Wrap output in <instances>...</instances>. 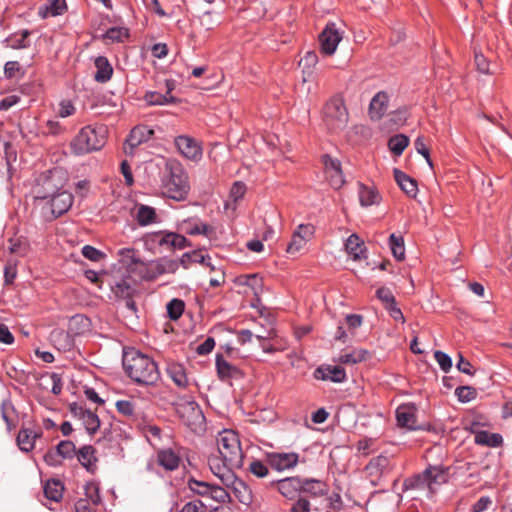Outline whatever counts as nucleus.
<instances>
[{
  "mask_svg": "<svg viewBox=\"0 0 512 512\" xmlns=\"http://www.w3.org/2000/svg\"><path fill=\"white\" fill-rule=\"evenodd\" d=\"M123 367L127 375L141 385H154L160 379L156 362L134 348L124 350Z\"/></svg>",
  "mask_w": 512,
  "mask_h": 512,
  "instance_id": "1",
  "label": "nucleus"
},
{
  "mask_svg": "<svg viewBox=\"0 0 512 512\" xmlns=\"http://www.w3.org/2000/svg\"><path fill=\"white\" fill-rule=\"evenodd\" d=\"M106 132L105 126L83 127L70 142L71 152L76 156H82L100 150L105 145Z\"/></svg>",
  "mask_w": 512,
  "mask_h": 512,
  "instance_id": "2",
  "label": "nucleus"
},
{
  "mask_svg": "<svg viewBox=\"0 0 512 512\" xmlns=\"http://www.w3.org/2000/svg\"><path fill=\"white\" fill-rule=\"evenodd\" d=\"M216 443L217 453L228 462V465L242 467L243 451L236 432L228 429L219 432L216 437Z\"/></svg>",
  "mask_w": 512,
  "mask_h": 512,
  "instance_id": "3",
  "label": "nucleus"
},
{
  "mask_svg": "<svg viewBox=\"0 0 512 512\" xmlns=\"http://www.w3.org/2000/svg\"><path fill=\"white\" fill-rule=\"evenodd\" d=\"M164 193L167 197L184 201L190 191L188 175L180 165L170 167L169 178L164 182Z\"/></svg>",
  "mask_w": 512,
  "mask_h": 512,
  "instance_id": "4",
  "label": "nucleus"
},
{
  "mask_svg": "<svg viewBox=\"0 0 512 512\" xmlns=\"http://www.w3.org/2000/svg\"><path fill=\"white\" fill-rule=\"evenodd\" d=\"M349 114L344 99L340 95L333 96L325 105L324 120L332 130L344 129L348 123Z\"/></svg>",
  "mask_w": 512,
  "mask_h": 512,
  "instance_id": "5",
  "label": "nucleus"
},
{
  "mask_svg": "<svg viewBox=\"0 0 512 512\" xmlns=\"http://www.w3.org/2000/svg\"><path fill=\"white\" fill-rule=\"evenodd\" d=\"M176 412L183 423L194 432L202 431L205 428V416L201 407L195 401H184L179 403Z\"/></svg>",
  "mask_w": 512,
  "mask_h": 512,
  "instance_id": "6",
  "label": "nucleus"
},
{
  "mask_svg": "<svg viewBox=\"0 0 512 512\" xmlns=\"http://www.w3.org/2000/svg\"><path fill=\"white\" fill-rule=\"evenodd\" d=\"M61 187V180L57 177V173L48 171L39 178L34 189L35 197L42 200L49 199L59 192Z\"/></svg>",
  "mask_w": 512,
  "mask_h": 512,
  "instance_id": "7",
  "label": "nucleus"
},
{
  "mask_svg": "<svg viewBox=\"0 0 512 512\" xmlns=\"http://www.w3.org/2000/svg\"><path fill=\"white\" fill-rule=\"evenodd\" d=\"M208 465L211 472L219 478V480L223 483V485H228L233 483L234 481V472L235 468H240V466H231L228 465V462L220 454H212L208 458Z\"/></svg>",
  "mask_w": 512,
  "mask_h": 512,
  "instance_id": "8",
  "label": "nucleus"
},
{
  "mask_svg": "<svg viewBox=\"0 0 512 512\" xmlns=\"http://www.w3.org/2000/svg\"><path fill=\"white\" fill-rule=\"evenodd\" d=\"M322 162L326 179L334 189H340L345 183L341 162L329 155H323Z\"/></svg>",
  "mask_w": 512,
  "mask_h": 512,
  "instance_id": "9",
  "label": "nucleus"
},
{
  "mask_svg": "<svg viewBox=\"0 0 512 512\" xmlns=\"http://www.w3.org/2000/svg\"><path fill=\"white\" fill-rule=\"evenodd\" d=\"M268 464L276 471L282 472L294 468L299 462L295 452H270L266 454Z\"/></svg>",
  "mask_w": 512,
  "mask_h": 512,
  "instance_id": "10",
  "label": "nucleus"
},
{
  "mask_svg": "<svg viewBox=\"0 0 512 512\" xmlns=\"http://www.w3.org/2000/svg\"><path fill=\"white\" fill-rule=\"evenodd\" d=\"M177 228L181 232L191 236L203 235L208 237L214 232V228L204 223L198 216L188 217L179 221Z\"/></svg>",
  "mask_w": 512,
  "mask_h": 512,
  "instance_id": "11",
  "label": "nucleus"
},
{
  "mask_svg": "<svg viewBox=\"0 0 512 512\" xmlns=\"http://www.w3.org/2000/svg\"><path fill=\"white\" fill-rule=\"evenodd\" d=\"M417 407L414 403L400 405L396 409L397 424L408 430H423L422 426L416 424Z\"/></svg>",
  "mask_w": 512,
  "mask_h": 512,
  "instance_id": "12",
  "label": "nucleus"
},
{
  "mask_svg": "<svg viewBox=\"0 0 512 512\" xmlns=\"http://www.w3.org/2000/svg\"><path fill=\"white\" fill-rule=\"evenodd\" d=\"M175 145L179 152L187 159L198 161L202 156V148L192 137L180 135L175 139Z\"/></svg>",
  "mask_w": 512,
  "mask_h": 512,
  "instance_id": "13",
  "label": "nucleus"
},
{
  "mask_svg": "<svg viewBox=\"0 0 512 512\" xmlns=\"http://www.w3.org/2000/svg\"><path fill=\"white\" fill-rule=\"evenodd\" d=\"M437 482V469L429 467L421 474L406 480L405 485L412 489H432V485Z\"/></svg>",
  "mask_w": 512,
  "mask_h": 512,
  "instance_id": "14",
  "label": "nucleus"
},
{
  "mask_svg": "<svg viewBox=\"0 0 512 512\" xmlns=\"http://www.w3.org/2000/svg\"><path fill=\"white\" fill-rule=\"evenodd\" d=\"M277 486L279 493L288 499H294L301 491L302 479L298 476L272 481Z\"/></svg>",
  "mask_w": 512,
  "mask_h": 512,
  "instance_id": "15",
  "label": "nucleus"
},
{
  "mask_svg": "<svg viewBox=\"0 0 512 512\" xmlns=\"http://www.w3.org/2000/svg\"><path fill=\"white\" fill-rule=\"evenodd\" d=\"M51 199V211L55 217L66 213L73 203V195L68 191H59Z\"/></svg>",
  "mask_w": 512,
  "mask_h": 512,
  "instance_id": "16",
  "label": "nucleus"
},
{
  "mask_svg": "<svg viewBox=\"0 0 512 512\" xmlns=\"http://www.w3.org/2000/svg\"><path fill=\"white\" fill-rule=\"evenodd\" d=\"M389 107V96L385 91H379L372 98L369 105V114L372 120H380Z\"/></svg>",
  "mask_w": 512,
  "mask_h": 512,
  "instance_id": "17",
  "label": "nucleus"
},
{
  "mask_svg": "<svg viewBox=\"0 0 512 512\" xmlns=\"http://www.w3.org/2000/svg\"><path fill=\"white\" fill-rule=\"evenodd\" d=\"M314 376L318 380H330L335 383H341L346 378L345 370L340 366H327V367H318Z\"/></svg>",
  "mask_w": 512,
  "mask_h": 512,
  "instance_id": "18",
  "label": "nucleus"
},
{
  "mask_svg": "<svg viewBox=\"0 0 512 512\" xmlns=\"http://www.w3.org/2000/svg\"><path fill=\"white\" fill-rule=\"evenodd\" d=\"M154 131L145 125L134 127L127 139V143L131 148L137 147L140 144L147 142L152 138Z\"/></svg>",
  "mask_w": 512,
  "mask_h": 512,
  "instance_id": "19",
  "label": "nucleus"
},
{
  "mask_svg": "<svg viewBox=\"0 0 512 512\" xmlns=\"http://www.w3.org/2000/svg\"><path fill=\"white\" fill-rule=\"evenodd\" d=\"M215 364L218 377L223 381L240 376V370L225 360L224 356L221 354L216 355Z\"/></svg>",
  "mask_w": 512,
  "mask_h": 512,
  "instance_id": "20",
  "label": "nucleus"
},
{
  "mask_svg": "<svg viewBox=\"0 0 512 512\" xmlns=\"http://www.w3.org/2000/svg\"><path fill=\"white\" fill-rule=\"evenodd\" d=\"M346 252L353 258V260H360L366 258V247L364 242L357 234H351L345 242Z\"/></svg>",
  "mask_w": 512,
  "mask_h": 512,
  "instance_id": "21",
  "label": "nucleus"
},
{
  "mask_svg": "<svg viewBox=\"0 0 512 512\" xmlns=\"http://www.w3.org/2000/svg\"><path fill=\"white\" fill-rule=\"evenodd\" d=\"M192 263H200L207 267H209L211 270H214V265L210 262V256L204 255L200 250H194L191 252H185L181 258H180V264L185 269L189 268Z\"/></svg>",
  "mask_w": 512,
  "mask_h": 512,
  "instance_id": "22",
  "label": "nucleus"
},
{
  "mask_svg": "<svg viewBox=\"0 0 512 512\" xmlns=\"http://www.w3.org/2000/svg\"><path fill=\"white\" fill-rule=\"evenodd\" d=\"M394 178L401 190L409 197H416L418 192L417 182L399 169H394Z\"/></svg>",
  "mask_w": 512,
  "mask_h": 512,
  "instance_id": "23",
  "label": "nucleus"
},
{
  "mask_svg": "<svg viewBox=\"0 0 512 512\" xmlns=\"http://www.w3.org/2000/svg\"><path fill=\"white\" fill-rule=\"evenodd\" d=\"M157 461L164 469L173 471L179 467L180 457L171 448H167L157 453Z\"/></svg>",
  "mask_w": 512,
  "mask_h": 512,
  "instance_id": "24",
  "label": "nucleus"
},
{
  "mask_svg": "<svg viewBox=\"0 0 512 512\" xmlns=\"http://www.w3.org/2000/svg\"><path fill=\"white\" fill-rule=\"evenodd\" d=\"M167 374L171 378V380L179 387V388H187L189 385V380L187 378L185 368L182 364L179 363H170L167 366Z\"/></svg>",
  "mask_w": 512,
  "mask_h": 512,
  "instance_id": "25",
  "label": "nucleus"
},
{
  "mask_svg": "<svg viewBox=\"0 0 512 512\" xmlns=\"http://www.w3.org/2000/svg\"><path fill=\"white\" fill-rule=\"evenodd\" d=\"M473 433L475 434L474 441L478 445L496 448L503 443V438L498 433H490L484 430L473 431Z\"/></svg>",
  "mask_w": 512,
  "mask_h": 512,
  "instance_id": "26",
  "label": "nucleus"
},
{
  "mask_svg": "<svg viewBox=\"0 0 512 512\" xmlns=\"http://www.w3.org/2000/svg\"><path fill=\"white\" fill-rule=\"evenodd\" d=\"M96 72L94 79L99 83H105L111 79L113 68L106 57L99 56L95 59Z\"/></svg>",
  "mask_w": 512,
  "mask_h": 512,
  "instance_id": "27",
  "label": "nucleus"
},
{
  "mask_svg": "<svg viewBox=\"0 0 512 512\" xmlns=\"http://www.w3.org/2000/svg\"><path fill=\"white\" fill-rule=\"evenodd\" d=\"M341 39L340 34H318L321 52L325 55L334 54Z\"/></svg>",
  "mask_w": 512,
  "mask_h": 512,
  "instance_id": "28",
  "label": "nucleus"
},
{
  "mask_svg": "<svg viewBox=\"0 0 512 512\" xmlns=\"http://www.w3.org/2000/svg\"><path fill=\"white\" fill-rule=\"evenodd\" d=\"M111 289L118 298H130L133 296L135 289L129 278L114 279L111 283Z\"/></svg>",
  "mask_w": 512,
  "mask_h": 512,
  "instance_id": "29",
  "label": "nucleus"
},
{
  "mask_svg": "<svg viewBox=\"0 0 512 512\" xmlns=\"http://www.w3.org/2000/svg\"><path fill=\"white\" fill-rule=\"evenodd\" d=\"M120 261L127 266L128 269L144 267L145 263L140 259L137 251L133 248H122L118 251Z\"/></svg>",
  "mask_w": 512,
  "mask_h": 512,
  "instance_id": "30",
  "label": "nucleus"
},
{
  "mask_svg": "<svg viewBox=\"0 0 512 512\" xmlns=\"http://www.w3.org/2000/svg\"><path fill=\"white\" fill-rule=\"evenodd\" d=\"M301 491L317 497L327 493V486L324 482L317 479H302Z\"/></svg>",
  "mask_w": 512,
  "mask_h": 512,
  "instance_id": "31",
  "label": "nucleus"
},
{
  "mask_svg": "<svg viewBox=\"0 0 512 512\" xmlns=\"http://www.w3.org/2000/svg\"><path fill=\"white\" fill-rule=\"evenodd\" d=\"M65 0H49L48 4L39 9V15L43 18L61 15L66 10Z\"/></svg>",
  "mask_w": 512,
  "mask_h": 512,
  "instance_id": "32",
  "label": "nucleus"
},
{
  "mask_svg": "<svg viewBox=\"0 0 512 512\" xmlns=\"http://www.w3.org/2000/svg\"><path fill=\"white\" fill-rule=\"evenodd\" d=\"M228 488H232L235 496L243 504H249L252 501L251 492L246 487L245 483L237 479L234 474V481L231 484L225 485Z\"/></svg>",
  "mask_w": 512,
  "mask_h": 512,
  "instance_id": "33",
  "label": "nucleus"
},
{
  "mask_svg": "<svg viewBox=\"0 0 512 512\" xmlns=\"http://www.w3.org/2000/svg\"><path fill=\"white\" fill-rule=\"evenodd\" d=\"M379 193L373 189L369 188L365 185H360L359 187V200L360 204L364 207H368L374 204H378L380 202Z\"/></svg>",
  "mask_w": 512,
  "mask_h": 512,
  "instance_id": "34",
  "label": "nucleus"
},
{
  "mask_svg": "<svg viewBox=\"0 0 512 512\" xmlns=\"http://www.w3.org/2000/svg\"><path fill=\"white\" fill-rule=\"evenodd\" d=\"M212 483L198 480L194 477H190L187 480L188 488L196 495L209 498L212 489Z\"/></svg>",
  "mask_w": 512,
  "mask_h": 512,
  "instance_id": "35",
  "label": "nucleus"
},
{
  "mask_svg": "<svg viewBox=\"0 0 512 512\" xmlns=\"http://www.w3.org/2000/svg\"><path fill=\"white\" fill-rule=\"evenodd\" d=\"M64 487L59 480H48L44 485L45 496L52 501H59L63 496Z\"/></svg>",
  "mask_w": 512,
  "mask_h": 512,
  "instance_id": "36",
  "label": "nucleus"
},
{
  "mask_svg": "<svg viewBox=\"0 0 512 512\" xmlns=\"http://www.w3.org/2000/svg\"><path fill=\"white\" fill-rule=\"evenodd\" d=\"M37 434L30 429H21L17 436V443L22 451L29 452L34 448Z\"/></svg>",
  "mask_w": 512,
  "mask_h": 512,
  "instance_id": "37",
  "label": "nucleus"
},
{
  "mask_svg": "<svg viewBox=\"0 0 512 512\" xmlns=\"http://www.w3.org/2000/svg\"><path fill=\"white\" fill-rule=\"evenodd\" d=\"M369 355V352L364 349H354L350 352L343 353L339 356L338 361L342 364H357L365 361Z\"/></svg>",
  "mask_w": 512,
  "mask_h": 512,
  "instance_id": "38",
  "label": "nucleus"
},
{
  "mask_svg": "<svg viewBox=\"0 0 512 512\" xmlns=\"http://www.w3.org/2000/svg\"><path fill=\"white\" fill-rule=\"evenodd\" d=\"M94 448L90 445L83 446L77 453L78 461L87 470H91L95 466L96 457L94 455Z\"/></svg>",
  "mask_w": 512,
  "mask_h": 512,
  "instance_id": "39",
  "label": "nucleus"
},
{
  "mask_svg": "<svg viewBox=\"0 0 512 512\" xmlns=\"http://www.w3.org/2000/svg\"><path fill=\"white\" fill-rule=\"evenodd\" d=\"M408 145L409 138L404 134L394 135L388 141L390 151L396 156H400Z\"/></svg>",
  "mask_w": 512,
  "mask_h": 512,
  "instance_id": "40",
  "label": "nucleus"
},
{
  "mask_svg": "<svg viewBox=\"0 0 512 512\" xmlns=\"http://www.w3.org/2000/svg\"><path fill=\"white\" fill-rule=\"evenodd\" d=\"M136 219L139 225L147 226L156 222V211L153 207L141 205L137 210Z\"/></svg>",
  "mask_w": 512,
  "mask_h": 512,
  "instance_id": "41",
  "label": "nucleus"
},
{
  "mask_svg": "<svg viewBox=\"0 0 512 512\" xmlns=\"http://www.w3.org/2000/svg\"><path fill=\"white\" fill-rule=\"evenodd\" d=\"M389 246L395 259L401 261L405 258V246L402 236L392 233L389 237Z\"/></svg>",
  "mask_w": 512,
  "mask_h": 512,
  "instance_id": "42",
  "label": "nucleus"
},
{
  "mask_svg": "<svg viewBox=\"0 0 512 512\" xmlns=\"http://www.w3.org/2000/svg\"><path fill=\"white\" fill-rule=\"evenodd\" d=\"M144 100L149 105H167L174 103L176 99L173 96L161 94L156 91H148L144 95Z\"/></svg>",
  "mask_w": 512,
  "mask_h": 512,
  "instance_id": "43",
  "label": "nucleus"
},
{
  "mask_svg": "<svg viewBox=\"0 0 512 512\" xmlns=\"http://www.w3.org/2000/svg\"><path fill=\"white\" fill-rule=\"evenodd\" d=\"M177 233L160 231L154 234L153 241L157 242L160 246H166L170 249H175Z\"/></svg>",
  "mask_w": 512,
  "mask_h": 512,
  "instance_id": "44",
  "label": "nucleus"
},
{
  "mask_svg": "<svg viewBox=\"0 0 512 512\" xmlns=\"http://www.w3.org/2000/svg\"><path fill=\"white\" fill-rule=\"evenodd\" d=\"M184 308L185 303L183 300L178 298L172 299L166 305L168 317L174 321L178 320L182 316Z\"/></svg>",
  "mask_w": 512,
  "mask_h": 512,
  "instance_id": "45",
  "label": "nucleus"
},
{
  "mask_svg": "<svg viewBox=\"0 0 512 512\" xmlns=\"http://www.w3.org/2000/svg\"><path fill=\"white\" fill-rule=\"evenodd\" d=\"M29 34H14L5 39L6 45L12 49H23L30 46Z\"/></svg>",
  "mask_w": 512,
  "mask_h": 512,
  "instance_id": "46",
  "label": "nucleus"
},
{
  "mask_svg": "<svg viewBox=\"0 0 512 512\" xmlns=\"http://www.w3.org/2000/svg\"><path fill=\"white\" fill-rule=\"evenodd\" d=\"M10 251L17 256L23 257L29 251V243L25 238L16 237L10 239Z\"/></svg>",
  "mask_w": 512,
  "mask_h": 512,
  "instance_id": "47",
  "label": "nucleus"
},
{
  "mask_svg": "<svg viewBox=\"0 0 512 512\" xmlns=\"http://www.w3.org/2000/svg\"><path fill=\"white\" fill-rule=\"evenodd\" d=\"M83 425L85 426L86 431L93 435L95 434L98 429L100 428V419L97 414L89 410L88 413H86V416L82 420Z\"/></svg>",
  "mask_w": 512,
  "mask_h": 512,
  "instance_id": "48",
  "label": "nucleus"
},
{
  "mask_svg": "<svg viewBox=\"0 0 512 512\" xmlns=\"http://www.w3.org/2000/svg\"><path fill=\"white\" fill-rule=\"evenodd\" d=\"M209 498L220 504L231 502L229 493L224 488L216 484L212 485Z\"/></svg>",
  "mask_w": 512,
  "mask_h": 512,
  "instance_id": "49",
  "label": "nucleus"
},
{
  "mask_svg": "<svg viewBox=\"0 0 512 512\" xmlns=\"http://www.w3.org/2000/svg\"><path fill=\"white\" fill-rule=\"evenodd\" d=\"M180 259L174 260V259H162L160 262L157 263L156 269L158 273H175L177 269L180 266Z\"/></svg>",
  "mask_w": 512,
  "mask_h": 512,
  "instance_id": "50",
  "label": "nucleus"
},
{
  "mask_svg": "<svg viewBox=\"0 0 512 512\" xmlns=\"http://www.w3.org/2000/svg\"><path fill=\"white\" fill-rule=\"evenodd\" d=\"M75 445L69 440L60 441L56 447V452L62 458H72L75 453Z\"/></svg>",
  "mask_w": 512,
  "mask_h": 512,
  "instance_id": "51",
  "label": "nucleus"
},
{
  "mask_svg": "<svg viewBox=\"0 0 512 512\" xmlns=\"http://www.w3.org/2000/svg\"><path fill=\"white\" fill-rule=\"evenodd\" d=\"M318 55L315 51H308L303 58H301L299 65L302 66L303 71L311 73V69L317 64Z\"/></svg>",
  "mask_w": 512,
  "mask_h": 512,
  "instance_id": "52",
  "label": "nucleus"
},
{
  "mask_svg": "<svg viewBox=\"0 0 512 512\" xmlns=\"http://www.w3.org/2000/svg\"><path fill=\"white\" fill-rule=\"evenodd\" d=\"M376 297L384 304L385 308L396 303L394 295L387 287L378 288L376 291Z\"/></svg>",
  "mask_w": 512,
  "mask_h": 512,
  "instance_id": "53",
  "label": "nucleus"
},
{
  "mask_svg": "<svg viewBox=\"0 0 512 512\" xmlns=\"http://www.w3.org/2000/svg\"><path fill=\"white\" fill-rule=\"evenodd\" d=\"M455 394L459 401L467 403L476 397V390L469 386H461L456 388Z\"/></svg>",
  "mask_w": 512,
  "mask_h": 512,
  "instance_id": "54",
  "label": "nucleus"
},
{
  "mask_svg": "<svg viewBox=\"0 0 512 512\" xmlns=\"http://www.w3.org/2000/svg\"><path fill=\"white\" fill-rule=\"evenodd\" d=\"M307 242L304 241V237L297 233L296 231L292 235V240L288 244L287 252L290 254H295L299 252Z\"/></svg>",
  "mask_w": 512,
  "mask_h": 512,
  "instance_id": "55",
  "label": "nucleus"
},
{
  "mask_svg": "<svg viewBox=\"0 0 512 512\" xmlns=\"http://www.w3.org/2000/svg\"><path fill=\"white\" fill-rule=\"evenodd\" d=\"M346 24L343 20L335 18L334 20H326L321 32H344Z\"/></svg>",
  "mask_w": 512,
  "mask_h": 512,
  "instance_id": "56",
  "label": "nucleus"
},
{
  "mask_svg": "<svg viewBox=\"0 0 512 512\" xmlns=\"http://www.w3.org/2000/svg\"><path fill=\"white\" fill-rule=\"evenodd\" d=\"M249 471L258 478H264L269 474L268 467L260 460H253L249 464Z\"/></svg>",
  "mask_w": 512,
  "mask_h": 512,
  "instance_id": "57",
  "label": "nucleus"
},
{
  "mask_svg": "<svg viewBox=\"0 0 512 512\" xmlns=\"http://www.w3.org/2000/svg\"><path fill=\"white\" fill-rule=\"evenodd\" d=\"M434 358L444 372H448L452 368V359L448 354L437 350L434 352Z\"/></svg>",
  "mask_w": 512,
  "mask_h": 512,
  "instance_id": "58",
  "label": "nucleus"
},
{
  "mask_svg": "<svg viewBox=\"0 0 512 512\" xmlns=\"http://www.w3.org/2000/svg\"><path fill=\"white\" fill-rule=\"evenodd\" d=\"M82 255L94 262H98L105 257V254L93 246L85 245L82 248Z\"/></svg>",
  "mask_w": 512,
  "mask_h": 512,
  "instance_id": "59",
  "label": "nucleus"
},
{
  "mask_svg": "<svg viewBox=\"0 0 512 512\" xmlns=\"http://www.w3.org/2000/svg\"><path fill=\"white\" fill-rule=\"evenodd\" d=\"M75 111L76 108L70 100H62L59 103L57 114L61 118H66L73 115Z\"/></svg>",
  "mask_w": 512,
  "mask_h": 512,
  "instance_id": "60",
  "label": "nucleus"
},
{
  "mask_svg": "<svg viewBox=\"0 0 512 512\" xmlns=\"http://www.w3.org/2000/svg\"><path fill=\"white\" fill-rule=\"evenodd\" d=\"M414 145H415L416 151L419 154H421L425 158V160L427 161L428 165L430 167H432L433 164H432V160L430 158L429 149L426 147V145L424 143V138L421 137V136L417 137V139L414 142Z\"/></svg>",
  "mask_w": 512,
  "mask_h": 512,
  "instance_id": "61",
  "label": "nucleus"
},
{
  "mask_svg": "<svg viewBox=\"0 0 512 512\" xmlns=\"http://www.w3.org/2000/svg\"><path fill=\"white\" fill-rule=\"evenodd\" d=\"M245 192L246 185L241 181H236L231 187L230 197L233 199V201L237 202L244 197Z\"/></svg>",
  "mask_w": 512,
  "mask_h": 512,
  "instance_id": "62",
  "label": "nucleus"
},
{
  "mask_svg": "<svg viewBox=\"0 0 512 512\" xmlns=\"http://www.w3.org/2000/svg\"><path fill=\"white\" fill-rule=\"evenodd\" d=\"M475 65L477 67V70L482 73V74H490V69H489V62L488 60L486 59V57L480 53V52H475Z\"/></svg>",
  "mask_w": 512,
  "mask_h": 512,
  "instance_id": "63",
  "label": "nucleus"
},
{
  "mask_svg": "<svg viewBox=\"0 0 512 512\" xmlns=\"http://www.w3.org/2000/svg\"><path fill=\"white\" fill-rule=\"evenodd\" d=\"M180 512H206V505L201 500L187 502Z\"/></svg>",
  "mask_w": 512,
  "mask_h": 512,
  "instance_id": "64",
  "label": "nucleus"
}]
</instances>
